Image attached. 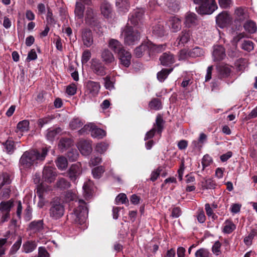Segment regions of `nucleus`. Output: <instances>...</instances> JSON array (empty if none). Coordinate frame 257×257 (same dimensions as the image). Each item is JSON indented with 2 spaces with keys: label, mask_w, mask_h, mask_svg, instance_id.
I'll return each instance as SVG.
<instances>
[{
  "label": "nucleus",
  "mask_w": 257,
  "mask_h": 257,
  "mask_svg": "<svg viewBox=\"0 0 257 257\" xmlns=\"http://www.w3.org/2000/svg\"><path fill=\"white\" fill-rule=\"evenodd\" d=\"M101 14L104 16V17L105 18H108L111 13L110 5L106 3L102 4L101 6Z\"/></svg>",
  "instance_id": "obj_37"
},
{
  "label": "nucleus",
  "mask_w": 257,
  "mask_h": 257,
  "mask_svg": "<svg viewBox=\"0 0 257 257\" xmlns=\"http://www.w3.org/2000/svg\"><path fill=\"white\" fill-rule=\"evenodd\" d=\"M203 187L206 189H214L215 187V183L211 179H208L205 180Z\"/></svg>",
  "instance_id": "obj_58"
},
{
  "label": "nucleus",
  "mask_w": 257,
  "mask_h": 257,
  "mask_svg": "<svg viewBox=\"0 0 257 257\" xmlns=\"http://www.w3.org/2000/svg\"><path fill=\"white\" fill-rule=\"evenodd\" d=\"M212 162V160L211 157L208 155L204 156L201 162L203 166V170H204L205 167L208 166Z\"/></svg>",
  "instance_id": "obj_59"
},
{
  "label": "nucleus",
  "mask_w": 257,
  "mask_h": 257,
  "mask_svg": "<svg viewBox=\"0 0 257 257\" xmlns=\"http://www.w3.org/2000/svg\"><path fill=\"white\" fill-rule=\"evenodd\" d=\"M115 201L117 203H121L122 204H124L126 201L128 202V200L125 194L120 193L116 196Z\"/></svg>",
  "instance_id": "obj_61"
},
{
  "label": "nucleus",
  "mask_w": 257,
  "mask_h": 257,
  "mask_svg": "<svg viewBox=\"0 0 257 257\" xmlns=\"http://www.w3.org/2000/svg\"><path fill=\"white\" fill-rule=\"evenodd\" d=\"M90 63V69L95 74L99 76L106 74V68L99 60L92 59Z\"/></svg>",
  "instance_id": "obj_7"
},
{
  "label": "nucleus",
  "mask_w": 257,
  "mask_h": 257,
  "mask_svg": "<svg viewBox=\"0 0 257 257\" xmlns=\"http://www.w3.org/2000/svg\"><path fill=\"white\" fill-rule=\"evenodd\" d=\"M79 154L76 150H72L69 151L67 153V157L70 161H76L78 157Z\"/></svg>",
  "instance_id": "obj_53"
},
{
  "label": "nucleus",
  "mask_w": 257,
  "mask_h": 257,
  "mask_svg": "<svg viewBox=\"0 0 257 257\" xmlns=\"http://www.w3.org/2000/svg\"><path fill=\"white\" fill-rule=\"evenodd\" d=\"M21 244L22 238L21 237H19L18 239L16 241V242L13 245V246L11 248L10 251V253L12 254H15L20 248Z\"/></svg>",
  "instance_id": "obj_47"
},
{
  "label": "nucleus",
  "mask_w": 257,
  "mask_h": 257,
  "mask_svg": "<svg viewBox=\"0 0 257 257\" xmlns=\"http://www.w3.org/2000/svg\"><path fill=\"white\" fill-rule=\"evenodd\" d=\"M173 71V68L163 69L157 74V78L160 82H163L168 75Z\"/></svg>",
  "instance_id": "obj_35"
},
{
  "label": "nucleus",
  "mask_w": 257,
  "mask_h": 257,
  "mask_svg": "<svg viewBox=\"0 0 257 257\" xmlns=\"http://www.w3.org/2000/svg\"><path fill=\"white\" fill-rule=\"evenodd\" d=\"M38 251V257H49V253L44 247H39Z\"/></svg>",
  "instance_id": "obj_64"
},
{
  "label": "nucleus",
  "mask_w": 257,
  "mask_h": 257,
  "mask_svg": "<svg viewBox=\"0 0 257 257\" xmlns=\"http://www.w3.org/2000/svg\"><path fill=\"white\" fill-rule=\"evenodd\" d=\"M244 29L245 31L249 33H254L257 30L255 23L252 21H247L243 25Z\"/></svg>",
  "instance_id": "obj_30"
},
{
  "label": "nucleus",
  "mask_w": 257,
  "mask_h": 257,
  "mask_svg": "<svg viewBox=\"0 0 257 257\" xmlns=\"http://www.w3.org/2000/svg\"><path fill=\"white\" fill-rule=\"evenodd\" d=\"M149 49L148 44L147 45L142 44L135 50V55L137 57H141L143 55V52L147 49Z\"/></svg>",
  "instance_id": "obj_46"
},
{
  "label": "nucleus",
  "mask_w": 257,
  "mask_h": 257,
  "mask_svg": "<svg viewBox=\"0 0 257 257\" xmlns=\"http://www.w3.org/2000/svg\"><path fill=\"white\" fill-rule=\"evenodd\" d=\"M30 227L32 230L35 231H38L43 228V221L39 220L38 221H33L30 225Z\"/></svg>",
  "instance_id": "obj_44"
},
{
  "label": "nucleus",
  "mask_w": 257,
  "mask_h": 257,
  "mask_svg": "<svg viewBox=\"0 0 257 257\" xmlns=\"http://www.w3.org/2000/svg\"><path fill=\"white\" fill-rule=\"evenodd\" d=\"M127 23L122 30L121 35L124 36V43L128 45H134L140 39V34L138 31L133 30L132 26Z\"/></svg>",
  "instance_id": "obj_5"
},
{
  "label": "nucleus",
  "mask_w": 257,
  "mask_h": 257,
  "mask_svg": "<svg viewBox=\"0 0 257 257\" xmlns=\"http://www.w3.org/2000/svg\"><path fill=\"white\" fill-rule=\"evenodd\" d=\"M197 16L193 13H188L185 16L184 24L187 27H191L197 24Z\"/></svg>",
  "instance_id": "obj_21"
},
{
  "label": "nucleus",
  "mask_w": 257,
  "mask_h": 257,
  "mask_svg": "<svg viewBox=\"0 0 257 257\" xmlns=\"http://www.w3.org/2000/svg\"><path fill=\"white\" fill-rule=\"evenodd\" d=\"M104 86L106 89L111 90L114 88V85L113 82L110 80V77L107 76L104 78Z\"/></svg>",
  "instance_id": "obj_57"
},
{
  "label": "nucleus",
  "mask_w": 257,
  "mask_h": 257,
  "mask_svg": "<svg viewBox=\"0 0 257 257\" xmlns=\"http://www.w3.org/2000/svg\"><path fill=\"white\" fill-rule=\"evenodd\" d=\"M78 148L84 156L89 155L92 150L90 142L86 140H80L78 143Z\"/></svg>",
  "instance_id": "obj_13"
},
{
  "label": "nucleus",
  "mask_w": 257,
  "mask_h": 257,
  "mask_svg": "<svg viewBox=\"0 0 257 257\" xmlns=\"http://www.w3.org/2000/svg\"><path fill=\"white\" fill-rule=\"evenodd\" d=\"M17 129L21 132H27L29 129V121L23 120L20 121L17 124Z\"/></svg>",
  "instance_id": "obj_38"
},
{
  "label": "nucleus",
  "mask_w": 257,
  "mask_h": 257,
  "mask_svg": "<svg viewBox=\"0 0 257 257\" xmlns=\"http://www.w3.org/2000/svg\"><path fill=\"white\" fill-rule=\"evenodd\" d=\"M48 148H43L41 150H32L25 152L20 159V164L24 168H30L34 164L45 160L48 154Z\"/></svg>",
  "instance_id": "obj_1"
},
{
  "label": "nucleus",
  "mask_w": 257,
  "mask_h": 257,
  "mask_svg": "<svg viewBox=\"0 0 257 257\" xmlns=\"http://www.w3.org/2000/svg\"><path fill=\"white\" fill-rule=\"evenodd\" d=\"M109 48L113 51L115 53H119L121 50H123V48L121 43L115 39H110L108 43Z\"/></svg>",
  "instance_id": "obj_23"
},
{
  "label": "nucleus",
  "mask_w": 257,
  "mask_h": 257,
  "mask_svg": "<svg viewBox=\"0 0 257 257\" xmlns=\"http://www.w3.org/2000/svg\"><path fill=\"white\" fill-rule=\"evenodd\" d=\"M50 206L49 215L52 219L57 220L64 215V207L59 198L53 199Z\"/></svg>",
  "instance_id": "obj_4"
},
{
  "label": "nucleus",
  "mask_w": 257,
  "mask_h": 257,
  "mask_svg": "<svg viewBox=\"0 0 257 257\" xmlns=\"http://www.w3.org/2000/svg\"><path fill=\"white\" fill-rule=\"evenodd\" d=\"M101 58L102 61L106 64H110L115 61L113 55L108 49H104L102 51Z\"/></svg>",
  "instance_id": "obj_22"
},
{
  "label": "nucleus",
  "mask_w": 257,
  "mask_h": 257,
  "mask_svg": "<svg viewBox=\"0 0 257 257\" xmlns=\"http://www.w3.org/2000/svg\"><path fill=\"white\" fill-rule=\"evenodd\" d=\"M211 253L207 249L201 248L195 252L196 257H210Z\"/></svg>",
  "instance_id": "obj_45"
},
{
  "label": "nucleus",
  "mask_w": 257,
  "mask_h": 257,
  "mask_svg": "<svg viewBox=\"0 0 257 257\" xmlns=\"http://www.w3.org/2000/svg\"><path fill=\"white\" fill-rule=\"evenodd\" d=\"M107 147L108 145L106 143L102 142L96 145L95 149L97 152L102 154L106 151Z\"/></svg>",
  "instance_id": "obj_54"
},
{
  "label": "nucleus",
  "mask_w": 257,
  "mask_h": 257,
  "mask_svg": "<svg viewBox=\"0 0 257 257\" xmlns=\"http://www.w3.org/2000/svg\"><path fill=\"white\" fill-rule=\"evenodd\" d=\"M84 6L79 2H77L75 5L74 11L75 17L78 19H82L84 16Z\"/></svg>",
  "instance_id": "obj_27"
},
{
  "label": "nucleus",
  "mask_w": 257,
  "mask_h": 257,
  "mask_svg": "<svg viewBox=\"0 0 257 257\" xmlns=\"http://www.w3.org/2000/svg\"><path fill=\"white\" fill-rule=\"evenodd\" d=\"M170 22L173 32H176L181 29V21L179 18L172 17L171 18Z\"/></svg>",
  "instance_id": "obj_29"
},
{
  "label": "nucleus",
  "mask_w": 257,
  "mask_h": 257,
  "mask_svg": "<svg viewBox=\"0 0 257 257\" xmlns=\"http://www.w3.org/2000/svg\"><path fill=\"white\" fill-rule=\"evenodd\" d=\"M57 176V174L54 169L50 167L44 168L42 174V180L43 181L51 183L54 182Z\"/></svg>",
  "instance_id": "obj_10"
},
{
  "label": "nucleus",
  "mask_w": 257,
  "mask_h": 257,
  "mask_svg": "<svg viewBox=\"0 0 257 257\" xmlns=\"http://www.w3.org/2000/svg\"><path fill=\"white\" fill-rule=\"evenodd\" d=\"M214 61H218L223 60L226 56L224 48L220 46H215L212 53Z\"/></svg>",
  "instance_id": "obj_16"
},
{
  "label": "nucleus",
  "mask_w": 257,
  "mask_h": 257,
  "mask_svg": "<svg viewBox=\"0 0 257 257\" xmlns=\"http://www.w3.org/2000/svg\"><path fill=\"white\" fill-rule=\"evenodd\" d=\"M77 203L78 206L71 214V217L75 223L83 224L87 220L88 208L86 206L85 202L82 200H79Z\"/></svg>",
  "instance_id": "obj_2"
},
{
  "label": "nucleus",
  "mask_w": 257,
  "mask_h": 257,
  "mask_svg": "<svg viewBox=\"0 0 257 257\" xmlns=\"http://www.w3.org/2000/svg\"><path fill=\"white\" fill-rule=\"evenodd\" d=\"M257 234V230L255 229H252L247 236H246L244 239V242L245 244L249 245L251 243L252 239L254 236Z\"/></svg>",
  "instance_id": "obj_49"
},
{
  "label": "nucleus",
  "mask_w": 257,
  "mask_h": 257,
  "mask_svg": "<svg viewBox=\"0 0 257 257\" xmlns=\"http://www.w3.org/2000/svg\"><path fill=\"white\" fill-rule=\"evenodd\" d=\"M241 48L247 51H251L253 49V43L249 40H244L241 45Z\"/></svg>",
  "instance_id": "obj_50"
},
{
  "label": "nucleus",
  "mask_w": 257,
  "mask_h": 257,
  "mask_svg": "<svg viewBox=\"0 0 257 257\" xmlns=\"http://www.w3.org/2000/svg\"><path fill=\"white\" fill-rule=\"evenodd\" d=\"M61 132V129L58 127L55 129H48L46 137L48 140L52 141L56 136L57 135Z\"/></svg>",
  "instance_id": "obj_34"
},
{
  "label": "nucleus",
  "mask_w": 257,
  "mask_h": 257,
  "mask_svg": "<svg viewBox=\"0 0 257 257\" xmlns=\"http://www.w3.org/2000/svg\"><path fill=\"white\" fill-rule=\"evenodd\" d=\"M235 229V224L230 221H226L223 227V231L226 233L232 232Z\"/></svg>",
  "instance_id": "obj_41"
},
{
  "label": "nucleus",
  "mask_w": 257,
  "mask_h": 257,
  "mask_svg": "<svg viewBox=\"0 0 257 257\" xmlns=\"http://www.w3.org/2000/svg\"><path fill=\"white\" fill-rule=\"evenodd\" d=\"M82 173V167L80 163H77L72 165L69 169L68 176L73 182H76Z\"/></svg>",
  "instance_id": "obj_8"
},
{
  "label": "nucleus",
  "mask_w": 257,
  "mask_h": 257,
  "mask_svg": "<svg viewBox=\"0 0 257 257\" xmlns=\"http://www.w3.org/2000/svg\"><path fill=\"white\" fill-rule=\"evenodd\" d=\"M84 122L78 118L73 119L70 122V127L72 130L78 129L83 126Z\"/></svg>",
  "instance_id": "obj_40"
},
{
  "label": "nucleus",
  "mask_w": 257,
  "mask_h": 257,
  "mask_svg": "<svg viewBox=\"0 0 257 257\" xmlns=\"http://www.w3.org/2000/svg\"><path fill=\"white\" fill-rule=\"evenodd\" d=\"M234 14L236 20L240 22L244 21L249 18L247 10L245 8L238 7L236 8Z\"/></svg>",
  "instance_id": "obj_18"
},
{
  "label": "nucleus",
  "mask_w": 257,
  "mask_h": 257,
  "mask_svg": "<svg viewBox=\"0 0 257 257\" xmlns=\"http://www.w3.org/2000/svg\"><path fill=\"white\" fill-rule=\"evenodd\" d=\"M151 109L158 110L162 108V104L160 100L158 98H153L149 104Z\"/></svg>",
  "instance_id": "obj_32"
},
{
  "label": "nucleus",
  "mask_w": 257,
  "mask_h": 257,
  "mask_svg": "<svg viewBox=\"0 0 257 257\" xmlns=\"http://www.w3.org/2000/svg\"><path fill=\"white\" fill-rule=\"evenodd\" d=\"M144 10L143 9H136L130 14L128 17V23L134 26L139 25L141 22L143 16L144 14Z\"/></svg>",
  "instance_id": "obj_9"
},
{
  "label": "nucleus",
  "mask_w": 257,
  "mask_h": 257,
  "mask_svg": "<svg viewBox=\"0 0 257 257\" xmlns=\"http://www.w3.org/2000/svg\"><path fill=\"white\" fill-rule=\"evenodd\" d=\"M86 87L87 92L93 96H95L98 93L100 85L99 82L88 81L87 82Z\"/></svg>",
  "instance_id": "obj_15"
},
{
  "label": "nucleus",
  "mask_w": 257,
  "mask_h": 257,
  "mask_svg": "<svg viewBox=\"0 0 257 257\" xmlns=\"http://www.w3.org/2000/svg\"><path fill=\"white\" fill-rule=\"evenodd\" d=\"M91 57V53L88 50H85L82 54L81 62L82 64L86 63Z\"/></svg>",
  "instance_id": "obj_60"
},
{
  "label": "nucleus",
  "mask_w": 257,
  "mask_h": 257,
  "mask_svg": "<svg viewBox=\"0 0 257 257\" xmlns=\"http://www.w3.org/2000/svg\"><path fill=\"white\" fill-rule=\"evenodd\" d=\"M37 244L35 241H27L24 243L22 246L23 251L25 253H30L34 251L37 247Z\"/></svg>",
  "instance_id": "obj_24"
},
{
  "label": "nucleus",
  "mask_w": 257,
  "mask_h": 257,
  "mask_svg": "<svg viewBox=\"0 0 257 257\" xmlns=\"http://www.w3.org/2000/svg\"><path fill=\"white\" fill-rule=\"evenodd\" d=\"M153 32L154 34L162 36L164 34V29L161 25H156L153 27Z\"/></svg>",
  "instance_id": "obj_56"
},
{
  "label": "nucleus",
  "mask_w": 257,
  "mask_h": 257,
  "mask_svg": "<svg viewBox=\"0 0 257 257\" xmlns=\"http://www.w3.org/2000/svg\"><path fill=\"white\" fill-rule=\"evenodd\" d=\"M118 54L121 64L124 66L128 67L131 64V59L132 58L131 53L123 49Z\"/></svg>",
  "instance_id": "obj_17"
},
{
  "label": "nucleus",
  "mask_w": 257,
  "mask_h": 257,
  "mask_svg": "<svg viewBox=\"0 0 257 257\" xmlns=\"http://www.w3.org/2000/svg\"><path fill=\"white\" fill-rule=\"evenodd\" d=\"M14 142L12 140H7L5 144V148L7 152L9 154H12L15 150Z\"/></svg>",
  "instance_id": "obj_51"
},
{
  "label": "nucleus",
  "mask_w": 257,
  "mask_h": 257,
  "mask_svg": "<svg viewBox=\"0 0 257 257\" xmlns=\"http://www.w3.org/2000/svg\"><path fill=\"white\" fill-rule=\"evenodd\" d=\"M115 5L118 10L121 12L128 11L130 8L128 0H116Z\"/></svg>",
  "instance_id": "obj_25"
},
{
  "label": "nucleus",
  "mask_w": 257,
  "mask_h": 257,
  "mask_svg": "<svg viewBox=\"0 0 257 257\" xmlns=\"http://www.w3.org/2000/svg\"><path fill=\"white\" fill-rule=\"evenodd\" d=\"M56 166L59 170H65L68 166L67 159L63 156L58 157L55 161Z\"/></svg>",
  "instance_id": "obj_28"
},
{
  "label": "nucleus",
  "mask_w": 257,
  "mask_h": 257,
  "mask_svg": "<svg viewBox=\"0 0 257 257\" xmlns=\"http://www.w3.org/2000/svg\"><path fill=\"white\" fill-rule=\"evenodd\" d=\"M156 124L157 132L159 133H161L163 128V120L161 116H157L156 119Z\"/></svg>",
  "instance_id": "obj_55"
},
{
  "label": "nucleus",
  "mask_w": 257,
  "mask_h": 257,
  "mask_svg": "<svg viewBox=\"0 0 257 257\" xmlns=\"http://www.w3.org/2000/svg\"><path fill=\"white\" fill-rule=\"evenodd\" d=\"M220 7L223 9H227L232 5L231 0H218Z\"/></svg>",
  "instance_id": "obj_63"
},
{
  "label": "nucleus",
  "mask_w": 257,
  "mask_h": 257,
  "mask_svg": "<svg viewBox=\"0 0 257 257\" xmlns=\"http://www.w3.org/2000/svg\"><path fill=\"white\" fill-rule=\"evenodd\" d=\"M95 16V13L91 8H88L87 9L85 14V18L87 22L90 23L94 19Z\"/></svg>",
  "instance_id": "obj_48"
},
{
  "label": "nucleus",
  "mask_w": 257,
  "mask_h": 257,
  "mask_svg": "<svg viewBox=\"0 0 257 257\" xmlns=\"http://www.w3.org/2000/svg\"><path fill=\"white\" fill-rule=\"evenodd\" d=\"M104 172V168L103 166H100L97 167L92 170V174L94 178L99 179Z\"/></svg>",
  "instance_id": "obj_43"
},
{
  "label": "nucleus",
  "mask_w": 257,
  "mask_h": 257,
  "mask_svg": "<svg viewBox=\"0 0 257 257\" xmlns=\"http://www.w3.org/2000/svg\"><path fill=\"white\" fill-rule=\"evenodd\" d=\"M217 70L221 77H227L230 73V67L228 65H220L217 67Z\"/></svg>",
  "instance_id": "obj_26"
},
{
  "label": "nucleus",
  "mask_w": 257,
  "mask_h": 257,
  "mask_svg": "<svg viewBox=\"0 0 257 257\" xmlns=\"http://www.w3.org/2000/svg\"><path fill=\"white\" fill-rule=\"evenodd\" d=\"M191 32L189 30H183L179 34L175 43L177 46H184L185 44L189 42L190 39Z\"/></svg>",
  "instance_id": "obj_14"
},
{
  "label": "nucleus",
  "mask_w": 257,
  "mask_h": 257,
  "mask_svg": "<svg viewBox=\"0 0 257 257\" xmlns=\"http://www.w3.org/2000/svg\"><path fill=\"white\" fill-rule=\"evenodd\" d=\"M197 12L201 15H210L217 9V6L215 0H193Z\"/></svg>",
  "instance_id": "obj_3"
},
{
  "label": "nucleus",
  "mask_w": 257,
  "mask_h": 257,
  "mask_svg": "<svg viewBox=\"0 0 257 257\" xmlns=\"http://www.w3.org/2000/svg\"><path fill=\"white\" fill-rule=\"evenodd\" d=\"M56 186L61 189H65L70 187V183L66 179L59 178L56 183Z\"/></svg>",
  "instance_id": "obj_33"
},
{
  "label": "nucleus",
  "mask_w": 257,
  "mask_h": 257,
  "mask_svg": "<svg viewBox=\"0 0 257 257\" xmlns=\"http://www.w3.org/2000/svg\"><path fill=\"white\" fill-rule=\"evenodd\" d=\"M72 144V141L69 138H64L60 140L59 143V148L63 151L70 146Z\"/></svg>",
  "instance_id": "obj_36"
},
{
  "label": "nucleus",
  "mask_w": 257,
  "mask_h": 257,
  "mask_svg": "<svg viewBox=\"0 0 257 257\" xmlns=\"http://www.w3.org/2000/svg\"><path fill=\"white\" fill-rule=\"evenodd\" d=\"M149 49L152 52L160 53L164 50L166 47L165 45H156L151 42L148 43Z\"/></svg>",
  "instance_id": "obj_39"
},
{
  "label": "nucleus",
  "mask_w": 257,
  "mask_h": 257,
  "mask_svg": "<svg viewBox=\"0 0 257 257\" xmlns=\"http://www.w3.org/2000/svg\"><path fill=\"white\" fill-rule=\"evenodd\" d=\"M81 38L83 44L87 47H90L93 44V40L91 31L87 28L82 30Z\"/></svg>",
  "instance_id": "obj_12"
},
{
  "label": "nucleus",
  "mask_w": 257,
  "mask_h": 257,
  "mask_svg": "<svg viewBox=\"0 0 257 257\" xmlns=\"http://www.w3.org/2000/svg\"><path fill=\"white\" fill-rule=\"evenodd\" d=\"M84 195L86 197H89L91 195V189L90 187V183H85L83 186Z\"/></svg>",
  "instance_id": "obj_62"
},
{
  "label": "nucleus",
  "mask_w": 257,
  "mask_h": 257,
  "mask_svg": "<svg viewBox=\"0 0 257 257\" xmlns=\"http://www.w3.org/2000/svg\"><path fill=\"white\" fill-rule=\"evenodd\" d=\"M86 131L90 132L91 136L93 138L98 139L103 138L106 135V133L104 130L97 127L95 124L91 123L85 125L79 131L78 133L82 135Z\"/></svg>",
  "instance_id": "obj_6"
},
{
  "label": "nucleus",
  "mask_w": 257,
  "mask_h": 257,
  "mask_svg": "<svg viewBox=\"0 0 257 257\" xmlns=\"http://www.w3.org/2000/svg\"><path fill=\"white\" fill-rule=\"evenodd\" d=\"M13 206V201L9 200L8 201H2L0 203V211L3 212H9L11 208Z\"/></svg>",
  "instance_id": "obj_31"
},
{
  "label": "nucleus",
  "mask_w": 257,
  "mask_h": 257,
  "mask_svg": "<svg viewBox=\"0 0 257 257\" xmlns=\"http://www.w3.org/2000/svg\"><path fill=\"white\" fill-rule=\"evenodd\" d=\"M221 244L219 241L215 242L212 247V251L216 255H219L221 254V252L220 250Z\"/></svg>",
  "instance_id": "obj_52"
},
{
  "label": "nucleus",
  "mask_w": 257,
  "mask_h": 257,
  "mask_svg": "<svg viewBox=\"0 0 257 257\" xmlns=\"http://www.w3.org/2000/svg\"><path fill=\"white\" fill-rule=\"evenodd\" d=\"M204 51L203 50L198 47H196L191 50H190L189 51H186V50H182L180 52L181 55H188L189 57H200L204 55Z\"/></svg>",
  "instance_id": "obj_20"
},
{
  "label": "nucleus",
  "mask_w": 257,
  "mask_h": 257,
  "mask_svg": "<svg viewBox=\"0 0 257 257\" xmlns=\"http://www.w3.org/2000/svg\"><path fill=\"white\" fill-rule=\"evenodd\" d=\"M231 21L229 15L226 12H222L218 15L216 18V22L221 28L225 27Z\"/></svg>",
  "instance_id": "obj_11"
},
{
  "label": "nucleus",
  "mask_w": 257,
  "mask_h": 257,
  "mask_svg": "<svg viewBox=\"0 0 257 257\" xmlns=\"http://www.w3.org/2000/svg\"><path fill=\"white\" fill-rule=\"evenodd\" d=\"M160 61L162 65L169 66L175 62V58L170 52H166L160 56Z\"/></svg>",
  "instance_id": "obj_19"
},
{
  "label": "nucleus",
  "mask_w": 257,
  "mask_h": 257,
  "mask_svg": "<svg viewBox=\"0 0 257 257\" xmlns=\"http://www.w3.org/2000/svg\"><path fill=\"white\" fill-rule=\"evenodd\" d=\"M167 6L170 13H175L179 10L178 3L174 0H170L168 2Z\"/></svg>",
  "instance_id": "obj_42"
}]
</instances>
